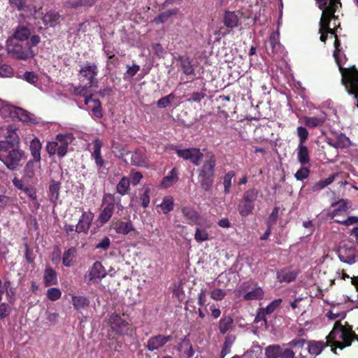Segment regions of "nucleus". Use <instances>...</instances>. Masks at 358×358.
Listing matches in <instances>:
<instances>
[{"mask_svg": "<svg viewBox=\"0 0 358 358\" xmlns=\"http://www.w3.org/2000/svg\"><path fill=\"white\" fill-rule=\"evenodd\" d=\"M227 296V292L220 288H215L210 292V298L215 301H222Z\"/></svg>", "mask_w": 358, "mask_h": 358, "instance_id": "obj_59", "label": "nucleus"}, {"mask_svg": "<svg viewBox=\"0 0 358 358\" xmlns=\"http://www.w3.org/2000/svg\"><path fill=\"white\" fill-rule=\"evenodd\" d=\"M108 199L110 203H112L114 206V208L117 207L118 211H122L124 209V206L121 203V197L116 196L113 194L108 193L106 194L103 196V203L106 201Z\"/></svg>", "mask_w": 358, "mask_h": 358, "instance_id": "obj_48", "label": "nucleus"}, {"mask_svg": "<svg viewBox=\"0 0 358 358\" xmlns=\"http://www.w3.org/2000/svg\"><path fill=\"white\" fill-rule=\"evenodd\" d=\"M106 275V271L102 264L100 262H96L85 274L84 278L87 284L90 285L94 280L103 278Z\"/></svg>", "mask_w": 358, "mask_h": 358, "instance_id": "obj_13", "label": "nucleus"}, {"mask_svg": "<svg viewBox=\"0 0 358 358\" xmlns=\"http://www.w3.org/2000/svg\"><path fill=\"white\" fill-rule=\"evenodd\" d=\"M159 207L162 208L163 213L168 214L173 210V199L171 196L164 197Z\"/></svg>", "mask_w": 358, "mask_h": 358, "instance_id": "obj_50", "label": "nucleus"}, {"mask_svg": "<svg viewBox=\"0 0 358 358\" xmlns=\"http://www.w3.org/2000/svg\"><path fill=\"white\" fill-rule=\"evenodd\" d=\"M130 189V180L126 177L123 176L116 185V191L121 195L127 194Z\"/></svg>", "mask_w": 358, "mask_h": 358, "instance_id": "obj_46", "label": "nucleus"}, {"mask_svg": "<svg viewBox=\"0 0 358 358\" xmlns=\"http://www.w3.org/2000/svg\"><path fill=\"white\" fill-rule=\"evenodd\" d=\"M170 149L175 151L179 157L184 160H189L195 166H199L203 157V154L197 148L179 149L177 146L172 145Z\"/></svg>", "mask_w": 358, "mask_h": 358, "instance_id": "obj_8", "label": "nucleus"}, {"mask_svg": "<svg viewBox=\"0 0 358 358\" xmlns=\"http://www.w3.org/2000/svg\"><path fill=\"white\" fill-rule=\"evenodd\" d=\"M264 296V292L261 287H255L251 291L243 295L245 301H252L262 299Z\"/></svg>", "mask_w": 358, "mask_h": 358, "instance_id": "obj_39", "label": "nucleus"}, {"mask_svg": "<svg viewBox=\"0 0 358 358\" xmlns=\"http://www.w3.org/2000/svg\"><path fill=\"white\" fill-rule=\"evenodd\" d=\"M24 157L25 152L20 148L17 141L11 144L0 141V160L9 170H16Z\"/></svg>", "mask_w": 358, "mask_h": 358, "instance_id": "obj_2", "label": "nucleus"}, {"mask_svg": "<svg viewBox=\"0 0 358 358\" xmlns=\"http://www.w3.org/2000/svg\"><path fill=\"white\" fill-rule=\"evenodd\" d=\"M47 297L49 300L55 301L58 300L61 296L62 292L59 289L56 287L49 288L47 290Z\"/></svg>", "mask_w": 358, "mask_h": 358, "instance_id": "obj_60", "label": "nucleus"}, {"mask_svg": "<svg viewBox=\"0 0 358 358\" xmlns=\"http://www.w3.org/2000/svg\"><path fill=\"white\" fill-rule=\"evenodd\" d=\"M9 3L15 6L19 11H28L29 6L27 3V0H9Z\"/></svg>", "mask_w": 358, "mask_h": 358, "instance_id": "obj_56", "label": "nucleus"}, {"mask_svg": "<svg viewBox=\"0 0 358 358\" xmlns=\"http://www.w3.org/2000/svg\"><path fill=\"white\" fill-rule=\"evenodd\" d=\"M234 324V319L230 315H224L218 322V328L221 334H225L230 330Z\"/></svg>", "mask_w": 358, "mask_h": 358, "instance_id": "obj_36", "label": "nucleus"}, {"mask_svg": "<svg viewBox=\"0 0 358 358\" xmlns=\"http://www.w3.org/2000/svg\"><path fill=\"white\" fill-rule=\"evenodd\" d=\"M181 212L189 224L201 225V216L192 207L184 206L181 208Z\"/></svg>", "mask_w": 358, "mask_h": 358, "instance_id": "obj_18", "label": "nucleus"}, {"mask_svg": "<svg viewBox=\"0 0 358 358\" xmlns=\"http://www.w3.org/2000/svg\"><path fill=\"white\" fill-rule=\"evenodd\" d=\"M296 155L298 162L302 165L306 166L310 164V157L308 148L305 145H298L296 148Z\"/></svg>", "mask_w": 358, "mask_h": 358, "instance_id": "obj_31", "label": "nucleus"}, {"mask_svg": "<svg viewBox=\"0 0 358 358\" xmlns=\"http://www.w3.org/2000/svg\"><path fill=\"white\" fill-rule=\"evenodd\" d=\"M140 199L141 201L142 206L145 208L148 206L150 201V189L146 188L144 192L141 195Z\"/></svg>", "mask_w": 358, "mask_h": 358, "instance_id": "obj_64", "label": "nucleus"}, {"mask_svg": "<svg viewBox=\"0 0 358 358\" xmlns=\"http://www.w3.org/2000/svg\"><path fill=\"white\" fill-rule=\"evenodd\" d=\"M22 78L27 83L32 85L36 84L38 80V77L37 74L34 71H26L23 74Z\"/></svg>", "mask_w": 358, "mask_h": 358, "instance_id": "obj_63", "label": "nucleus"}, {"mask_svg": "<svg viewBox=\"0 0 358 358\" xmlns=\"http://www.w3.org/2000/svg\"><path fill=\"white\" fill-rule=\"evenodd\" d=\"M173 340V336L171 335L165 336L158 334L151 336L147 341L145 348L150 352L159 350L164 347L168 342Z\"/></svg>", "mask_w": 358, "mask_h": 358, "instance_id": "obj_12", "label": "nucleus"}, {"mask_svg": "<svg viewBox=\"0 0 358 358\" xmlns=\"http://www.w3.org/2000/svg\"><path fill=\"white\" fill-rule=\"evenodd\" d=\"M76 253L77 250L75 247H71L67 250H65L62 256V264L66 267L73 266Z\"/></svg>", "mask_w": 358, "mask_h": 358, "instance_id": "obj_37", "label": "nucleus"}, {"mask_svg": "<svg viewBox=\"0 0 358 358\" xmlns=\"http://www.w3.org/2000/svg\"><path fill=\"white\" fill-rule=\"evenodd\" d=\"M296 134L299 141V145H305L309 135L308 129L301 126L298 127L296 129Z\"/></svg>", "mask_w": 358, "mask_h": 358, "instance_id": "obj_52", "label": "nucleus"}, {"mask_svg": "<svg viewBox=\"0 0 358 358\" xmlns=\"http://www.w3.org/2000/svg\"><path fill=\"white\" fill-rule=\"evenodd\" d=\"M258 196V191L255 188L246 190L238 205V211L242 217L251 215L255 209V203Z\"/></svg>", "mask_w": 358, "mask_h": 358, "instance_id": "obj_7", "label": "nucleus"}, {"mask_svg": "<svg viewBox=\"0 0 358 358\" xmlns=\"http://www.w3.org/2000/svg\"><path fill=\"white\" fill-rule=\"evenodd\" d=\"M17 129L13 127H8L6 129V132L4 134L6 138L5 141H1V142H8V143H14L16 141H17V144H20V138L17 133Z\"/></svg>", "mask_w": 358, "mask_h": 358, "instance_id": "obj_41", "label": "nucleus"}, {"mask_svg": "<svg viewBox=\"0 0 358 358\" xmlns=\"http://www.w3.org/2000/svg\"><path fill=\"white\" fill-rule=\"evenodd\" d=\"M310 174V169L305 166L301 167L294 174V177L298 180H303L307 178Z\"/></svg>", "mask_w": 358, "mask_h": 358, "instance_id": "obj_62", "label": "nucleus"}, {"mask_svg": "<svg viewBox=\"0 0 358 358\" xmlns=\"http://www.w3.org/2000/svg\"><path fill=\"white\" fill-rule=\"evenodd\" d=\"M268 43L271 49V54L275 55L280 49V43L279 41V33L272 32L268 38Z\"/></svg>", "mask_w": 358, "mask_h": 358, "instance_id": "obj_45", "label": "nucleus"}, {"mask_svg": "<svg viewBox=\"0 0 358 358\" xmlns=\"http://www.w3.org/2000/svg\"><path fill=\"white\" fill-rule=\"evenodd\" d=\"M96 0H67L64 6L68 8H78L80 7H92Z\"/></svg>", "mask_w": 358, "mask_h": 358, "instance_id": "obj_35", "label": "nucleus"}, {"mask_svg": "<svg viewBox=\"0 0 358 358\" xmlns=\"http://www.w3.org/2000/svg\"><path fill=\"white\" fill-rule=\"evenodd\" d=\"M43 282L45 287L58 283L57 272L52 268H46L43 275Z\"/></svg>", "mask_w": 358, "mask_h": 358, "instance_id": "obj_33", "label": "nucleus"}, {"mask_svg": "<svg viewBox=\"0 0 358 358\" xmlns=\"http://www.w3.org/2000/svg\"><path fill=\"white\" fill-rule=\"evenodd\" d=\"M71 303L75 310H80L87 308L90 306V301L84 296H72Z\"/></svg>", "mask_w": 358, "mask_h": 358, "instance_id": "obj_34", "label": "nucleus"}, {"mask_svg": "<svg viewBox=\"0 0 358 358\" xmlns=\"http://www.w3.org/2000/svg\"><path fill=\"white\" fill-rule=\"evenodd\" d=\"M279 210L280 208L275 206L272 210L271 213L269 215L267 220H266V226L269 227H272L274 224H276L278 216H279Z\"/></svg>", "mask_w": 358, "mask_h": 358, "instance_id": "obj_53", "label": "nucleus"}, {"mask_svg": "<svg viewBox=\"0 0 358 358\" xmlns=\"http://www.w3.org/2000/svg\"><path fill=\"white\" fill-rule=\"evenodd\" d=\"M178 179V170L173 168L168 175L163 178L162 185L165 188L169 187L176 182Z\"/></svg>", "mask_w": 358, "mask_h": 358, "instance_id": "obj_44", "label": "nucleus"}, {"mask_svg": "<svg viewBox=\"0 0 358 358\" xmlns=\"http://www.w3.org/2000/svg\"><path fill=\"white\" fill-rule=\"evenodd\" d=\"M338 257L341 262L352 264L355 262L356 249L353 247H341L338 250Z\"/></svg>", "mask_w": 358, "mask_h": 358, "instance_id": "obj_22", "label": "nucleus"}, {"mask_svg": "<svg viewBox=\"0 0 358 358\" xmlns=\"http://www.w3.org/2000/svg\"><path fill=\"white\" fill-rule=\"evenodd\" d=\"M125 317H129L125 313L114 312L109 316L108 324L110 331L120 336H132L135 334V328Z\"/></svg>", "mask_w": 358, "mask_h": 358, "instance_id": "obj_5", "label": "nucleus"}, {"mask_svg": "<svg viewBox=\"0 0 358 358\" xmlns=\"http://www.w3.org/2000/svg\"><path fill=\"white\" fill-rule=\"evenodd\" d=\"M42 149V144L40 140L35 137L34 138L29 145V150L31 152V155L32 156L31 159H36L41 161V151Z\"/></svg>", "mask_w": 358, "mask_h": 358, "instance_id": "obj_32", "label": "nucleus"}, {"mask_svg": "<svg viewBox=\"0 0 358 358\" xmlns=\"http://www.w3.org/2000/svg\"><path fill=\"white\" fill-rule=\"evenodd\" d=\"M41 161L29 159L23 169L22 179L28 182H33L37 172L41 169Z\"/></svg>", "mask_w": 358, "mask_h": 358, "instance_id": "obj_11", "label": "nucleus"}, {"mask_svg": "<svg viewBox=\"0 0 358 358\" xmlns=\"http://www.w3.org/2000/svg\"><path fill=\"white\" fill-rule=\"evenodd\" d=\"M299 273L298 270L293 269L291 267H285L278 271L276 278L280 283H290L296 280Z\"/></svg>", "mask_w": 358, "mask_h": 358, "instance_id": "obj_16", "label": "nucleus"}, {"mask_svg": "<svg viewBox=\"0 0 358 358\" xmlns=\"http://www.w3.org/2000/svg\"><path fill=\"white\" fill-rule=\"evenodd\" d=\"M106 202L107 204L101 211L98 217V220L102 225L105 224L110 220L114 213L113 204L110 203L109 201H108V200Z\"/></svg>", "mask_w": 358, "mask_h": 358, "instance_id": "obj_30", "label": "nucleus"}, {"mask_svg": "<svg viewBox=\"0 0 358 358\" xmlns=\"http://www.w3.org/2000/svg\"><path fill=\"white\" fill-rule=\"evenodd\" d=\"M354 335L352 327L345 322L336 321L332 330L327 336V343L331 348V351L336 354V349L343 350L352 344V336Z\"/></svg>", "mask_w": 358, "mask_h": 358, "instance_id": "obj_1", "label": "nucleus"}, {"mask_svg": "<svg viewBox=\"0 0 358 358\" xmlns=\"http://www.w3.org/2000/svg\"><path fill=\"white\" fill-rule=\"evenodd\" d=\"M328 345L323 341H310L308 344V352L315 355H320L323 349Z\"/></svg>", "mask_w": 358, "mask_h": 358, "instance_id": "obj_42", "label": "nucleus"}, {"mask_svg": "<svg viewBox=\"0 0 358 358\" xmlns=\"http://www.w3.org/2000/svg\"><path fill=\"white\" fill-rule=\"evenodd\" d=\"M337 8L338 7L328 6L326 8L321 9L322 10V14L320 21V29L322 30L329 27L331 20L336 17L335 13Z\"/></svg>", "mask_w": 358, "mask_h": 358, "instance_id": "obj_26", "label": "nucleus"}, {"mask_svg": "<svg viewBox=\"0 0 358 358\" xmlns=\"http://www.w3.org/2000/svg\"><path fill=\"white\" fill-rule=\"evenodd\" d=\"M179 9L176 8L173 9L167 10L163 13H161L159 15H157L154 22L156 24L164 23L166 22L169 17L173 15H176L178 13Z\"/></svg>", "mask_w": 358, "mask_h": 358, "instance_id": "obj_43", "label": "nucleus"}, {"mask_svg": "<svg viewBox=\"0 0 358 358\" xmlns=\"http://www.w3.org/2000/svg\"><path fill=\"white\" fill-rule=\"evenodd\" d=\"M282 302L281 299H277L271 302L266 308H262L267 315L273 313L278 308Z\"/></svg>", "mask_w": 358, "mask_h": 358, "instance_id": "obj_61", "label": "nucleus"}, {"mask_svg": "<svg viewBox=\"0 0 358 358\" xmlns=\"http://www.w3.org/2000/svg\"><path fill=\"white\" fill-rule=\"evenodd\" d=\"M234 340L235 337L233 336H227L225 338L220 353V358H224L226 355L230 353Z\"/></svg>", "mask_w": 358, "mask_h": 358, "instance_id": "obj_49", "label": "nucleus"}, {"mask_svg": "<svg viewBox=\"0 0 358 358\" xmlns=\"http://www.w3.org/2000/svg\"><path fill=\"white\" fill-rule=\"evenodd\" d=\"M223 23L228 29H234L240 25L238 15L234 11L226 10L223 17Z\"/></svg>", "mask_w": 358, "mask_h": 358, "instance_id": "obj_28", "label": "nucleus"}, {"mask_svg": "<svg viewBox=\"0 0 358 358\" xmlns=\"http://www.w3.org/2000/svg\"><path fill=\"white\" fill-rule=\"evenodd\" d=\"M332 207H334V210L329 213V216L331 218L340 215L343 213H346L348 209L347 203L343 199H341L338 201L332 204Z\"/></svg>", "mask_w": 358, "mask_h": 358, "instance_id": "obj_38", "label": "nucleus"}, {"mask_svg": "<svg viewBox=\"0 0 358 358\" xmlns=\"http://www.w3.org/2000/svg\"><path fill=\"white\" fill-rule=\"evenodd\" d=\"M125 155L131 156V163L132 165L145 166L147 164L145 150L144 148H138L134 152L125 151Z\"/></svg>", "mask_w": 358, "mask_h": 358, "instance_id": "obj_19", "label": "nucleus"}, {"mask_svg": "<svg viewBox=\"0 0 358 358\" xmlns=\"http://www.w3.org/2000/svg\"><path fill=\"white\" fill-rule=\"evenodd\" d=\"M41 20L45 26L55 27L60 24L64 17L58 12L50 10L42 17Z\"/></svg>", "mask_w": 358, "mask_h": 358, "instance_id": "obj_24", "label": "nucleus"}, {"mask_svg": "<svg viewBox=\"0 0 358 358\" xmlns=\"http://www.w3.org/2000/svg\"><path fill=\"white\" fill-rule=\"evenodd\" d=\"M112 227L118 234L127 235L131 231H135V228L131 220L123 222L120 220H113Z\"/></svg>", "mask_w": 358, "mask_h": 358, "instance_id": "obj_20", "label": "nucleus"}, {"mask_svg": "<svg viewBox=\"0 0 358 358\" xmlns=\"http://www.w3.org/2000/svg\"><path fill=\"white\" fill-rule=\"evenodd\" d=\"M22 179L14 178L13 179V185L18 189L23 191L31 199L36 200L37 194L36 189L31 185H26Z\"/></svg>", "mask_w": 358, "mask_h": 358, "instance_id": "obj_25", "label": "nucleus"}, {"mask_svg": "<svg viewBox=\"0 0 358 358\" xmlns=\"http://www.w3.org/2000/svg\"><path fill=\"white\" fill-rule=\"evenodd\" d=\"M40 42L41 37L36 34H34L24 45L19 42H14L12 38H9L6 42V50L8 53L13 58L20 60H27L35 56L32 48L37 46Z\"/></svg>", "mask_w": 358, "mask_h": 358, "instance_id": "obj_3", "label": "nucleus"}, {"mask_svg": "<svg viewBox=\"0 0 358 358\" xmlns=\"http://www.w3.org/2000/svg\"><path fill=\"white\" fill-rule=\"evenodd\" d=\"M280 354V348L278 345H269L265 349L267 358H278Z\"/></svg>", "mask_w": 358, "mask_h": 358, "instance_id": "obj_51", "label": "nucleus"}, {"mask_svg": "<svg viewBox=\"0 0 358 358\" xmlns=\"http://www.w3.org/2000/svg\"><path fill=\"white\" fill-rule=\"evenodd\" d=\"M215 155L209 152L206 155L202 166L197 169L198 180L201 188L205 192L211 190L215 179V172L216 166Z\"/></svg>", "mask_w": 358, "mask_h": 358, "instance_id": "obj_4", "label": "nucleus"}, {"mask_svg": "<svg viewBox=\"0 0 358 358\" xmlns=\"http://www.w3.org/2000/svg\"><path fill=\"white\" fill-rule=\"evenodd\" d=\"M94 215L90 211H83L76 226L75 232L77 234L83 233L87 235L91 227Z\"/></svg>", "mask_w": 358, "mask_h": 358, "instance_id": "obj_14", "label": "nucleus"}, {"mask_svg": "<svg viewBox=\"0 0 358 358\" xmlns=\"http://www.w3.org/2000/svg\"><path fill=\"white\" fill-rule=\"evenodd\" d=\"M92 103H94L92 108L93 115L96 118H101L103 117V110L101 101L99 99H93Z\"/></svg>", "mask_w": 358, "mask_h": 358, "instance_id": "obj_57", "label": "nucleus"}, {"mask_svg": "<svg viewBox=\"0 0 358 358\" xmlns=\"http://www.w3.org/2000/svg\"><path fill=\"white\" fill-rule=\"evenodd\" d=\"M62 188V184L59 181H56L53 179L50 180L48 195L50 203L57 205V201L59 199V192Z\"/></svg>", "mask_w": 358, "mask_h": 358, "instance_id": "obj_27", "label": "nucleus"}, {"mask_svg": "<svg viewBox=\"0 0 358 358\" xmlns=\"http://www.w3.org/2000/svg\"><path fill=\"white\" fill-rule=\"evenodd\" d=\"M98 72L97 65L90 62H87L79 71L81 76L88 80L89 87L97 86L98 80L96 77L98 75Z\"/></svg>", "mask_w": 358, "mask_h": 358, "instance_id": "obj_9", "label": "nucleus"}, {"mask_svg": "<svg viewBox=\"0 0 358 358\" xmlns=\"http://www.w3.org/2000/svg\"><path fill=\"white\" fill-rule=\"evenodd\" d=\"M340 71L342 75L341 83L347 92L353 95L354 99L357 100L358 108V70L352 66L348 69L340 68Z\"/></svg>", "mask_w": 358, "mask_h": 358, "instance_id": "obj_6", "label": "nucleus"}, {"mask_svg": "<svg viewBox=\"0 0 358 358\" xmlns=\"http://www.w3.org/2000/svg\"><path fill=\"white\" fill-rule=\"evenodd\" d=\"M318 5L320 9L326 8L328 6L338 7L339 4L341 6L340 0H315Z\"/></svg>", "mask_w": 358, "mask_h": 358, "instance_id": "obj_54", "label": "nucleus"}, {"mask_svg": "<svg viewBox=\"0 0 358 358\" xmlns=\"http://www.w3.org/2000/svg\"><path fill=\"white\" fill-rule=\"evenodd\" d=\"M328 144L335 148H348L351 145V141L344 134L340 132L336 134L334 138H331Z\"/></svg>", "mask_w": 358, "mask_h": 358, "instance_id": "obj_23", "label": "nucleus"}, {"mask_svg": "<svg viewBox=\"0 0 358 358\" xmlns=\"http://www.w3.org/2000/svg\"><path fill=\"white\" fill-rule=\"evenodd\" d=\"M236 176L234 171H229L226 173L223 177L224 193L229 194L231 192L232 185V178Z\"/></svg>", "mask_w": 358, "mask_h": 358, "instance_id": "obj_47", "label": "nucleus"}, {"mask_svg": "<svg viewBox=\"0 0 358 358\" xmlns=\"http://www.w3.org/2000/svg\"><path fill=\"white\" fill-rule=\"evenodd\" d=\"M103 147V142L99 139L95 138L93 141V148L91 152V158L94 161L96 167L98 171H100L105 165V160L101 154V148Z\"/></svg>", "mask_w": 358, "mask_h": 358, "instance_id": "obj_15", "label": "nucleus"}, {"mask_svg": "<svg viewBox=\"0 0 358 358\" xmlns=\"http://www.w3.org/2000/svg\"><path fill=\"white\" fill-rule=\"evenodd\" d=\"M326 121V118L321 117H304L303 122L306 126L311 128L322 126Z\"/></svg>", "mask_w": 358, "mask_h": 358, "instance_id": "obj_40", "label": "nucleus"}, {"mask_svg": "<svg viewBox=\"0 0 358 358\" xmlns=\"http://www.w3.org/2000/svg\"><path fill=\"white\" fill-rule=\"evenodd\" d=\"M175 98V95L173 93H171L167 96H163L160 98L157 102V106L159 108H164L170 105L171 100Z\"/></svg>", "mask_w": 358, "mask_h": 358, "instance_id": "obj_58", "label": "nucleus"}, {"mask_svg": "<svg viewBox=\"0 0 358 358\" xmlns=\"http://www.w3.org/2000/svg\"><path fill=\"white\" fill-rule=\"evenodd\" d=\"M180 64L181 69L184 74L188 76H195V69L189 57L178 56L177 59Z\"/></svg>", "mask_w": 358, "mask_h": 358, "instance_id": "obj_29", "label": "nucleus"}, {"mask_svg": "<svg viewBox=\"0 0 358 358\" xmlns=\"http://www.w3.org/2000/svg\"><path fill=\"white\" fill-rule=\"evenodd\" d=\"M72 141L71 134H59L56 135L54 143H57L56 150L59 158H63L68 152V148Z\"/></svg>", "mask_w": 358, "mask_h": 358, "instance_id": "obj_10", "label": "nucleus"}, {"mask_svg": "<svg viewBox=\"0 0 358 358\" xmlns=\"http://www.w3.org/2000/svg\"><path fill=\"white\" fill-rule=\"evenodd\" d=\"M31 24H19L15 27L14 31L13 33L12 37L10 38L15 39L17 41H26L28 39L31 38Z\"/></svg>", "mask_w": 358, "mask_h": 358, "instance_id": "obj_17", "label": "nucleus"}, {"mask_svg": "<svg viewBox=\"0 0 358 358\" xmlns=\"http://www.w3.org/2000/svg\"><path fill=\"white\" fill-rule=\"evenodd\" d=\"M9 113V116L11 118L17 117L22 122H27L28 120V115L26 113V111L20 108L8 106L1 109V113L3 116L6 117L5 113Z\"/></svg>", "mask_w": 358, "mask_h": 358, "instance_id": "obj_21", "label": "nucleus"}, {"mask_svg": "<svg viewBox=\"0 0 358 358\" xmlns=\"http://www.w3.org/2000/svg\"><path fill=\"white\" fill-rule=\"evenodd\" d=\"M194 239L198 243L208 241L209 239L208 233L206 229L197 227L195 229Z\"/></svg>", "mask_w": 358, "mask_h": 358, "instance_id": "obj_55", "label": "nucleus"}]
</instances>
